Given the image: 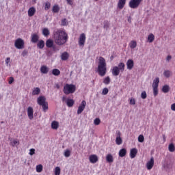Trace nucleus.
I'll return each mask as SVG.
<instances>
[{
    "instance_id": "680f3d73",
    "label": "nucleus",
    "mask_w": 175,
    "mask_h": 175,
    "mask_svg": "<svg viewBox=\"0 0 175 175\" xmlns=\"http://www.w3.org/2000/svg\"><path fill=\"white\" fill-rule=\"evenodd\" d=\"M116 135V137H121V131H117Z\"/></svg>"
},
{
    "instance_id": "f257e3e1",
    "label": "nucleus",
    "mask_w": 175,
    "mask_h": 175,
    "mask_svg": "<svg viewBox=\"0 0 175 175\" xmlns=\"http://www.w3.org/2000/svg\"><path fill=\"white\" fill-rule=\"evenodd\" d=\"M53 38L56 44L58 46H62L68 42L69 37L68 36L66 31H65V29H57L53 31Z\"/></svg>"
},
{
    "instance_id": "4d7b16f0",
    "label": "nucleus",
    "mask_w": 175,
    "mask_h": 175,
    "mask_svg": "<svg viewBox=\"0 0 175 175\" xmlns=\"http://www.w3.org/2000/svg\"><path fill=\"white\" fill-rule=\"evenodd\" d=\"M27 54H28V52L26 50L23 51L22 53L23 57H25V55H27Z\"/></svg>"
},
{
    "instance_id": "603ef678",
    "label": "nucleus",
    "mask_w": 175,
    "mask_h": 175,
    "mask_svg": "<svg viewBox=\"0 0 175 175\" xmlns=\"http://www.w3.org/2000/svg\"><path fill=\"white\" fill-rule=\"evenodd\" d=\"M14 81V78L13 77H10L9 79L8 84H13Z\"/></svg>"
},
{
    "instance_id": "09e8293b",
    "label": "nucleus",
    "mask_w": 175,
    "mask_h": 175,
    "mask_svg": "<svg viewBox=\"0 0 175 175\" xmlns=\"http://www.w3.org/2000/svg\"><path fill=\"white\" fill-rule=\"evenodd\" d=\"M107 94H109V89L107 88H105L103 90L102 95H107Z\"/></svg>"
},
{
    "instance_id": "6ab92c4d",
    "label": "nucleus",
    "mask_w": 175,
    "mask_h": 175,
    "mask_svg": "<svg viewBox=\"0 0 175 175\" xmlns=\"http://www.w3.org/2000/svg\"><path fill=\"white\" fill-rule=\"evenodd\" d=\"M54 45V41L51 39H48L46 41V46L48 49H51L53 47V46Z\"/></svg>"
},
{
    "instance_id": "5fc2aeb1",
    "label": "nucleus",
    "mask_w": 175,
    "mask_h": 175,
    "mask_svg": "<svg viewBox=\"0 0 175 175\" xmlns=\"http://www.w3.org/2000/svg\"><path fill=\"white\" fill-rule=\"evenodd\" d=\"M29 154V155H33V154H35V149H33V148L30 149Z\"/></svg>"
},
{
    "instance_id": "6e6d98bb",
    "label": "nucleus",
    "mask_w": 175,
    "mask_h": 175,
    "mask_svg": "<svg viewBox=\"0 0 175 175\" xmlns=\"http://www.w3.org/2000/svg\"><path fill=\"white\" fill-rule=\"evenodd\" d=\"M10 62V57H7L5 59V65L8 66Z\"/></svg>"
},
{
    "instance_id": "f3484780",
    "label": "nucleus",
    "mask_w": 175,
    "mask_h": 175,
    "mask_svg": "<svg viewBox=\"0 0 175 175\" xmlns=\"http://www.w3.org/2000/svg\"><path fill=\"white\" fill-rule=\"evenodd\" d=\"M120 68L118 66H114L112 69V75L113 76H118L120 75Z\"/></svg>"
},
{
    "instance_id": "4468645a",
    "label": "nucleus",
    "mask_w": 175,
    "mask_h": 175,
    "mask_svg": "<svg viewBox=\"0 0 175 175\" xmlns=\"http://www.w3.org/2000/svg\"><path fill=\"white\" fill-rule=\"evenodd\" d=\"M125 3H126V0H119L118 2V8L120 10L124 9V6H125Z\"/></svg>"
},
{
    "instance_id": "052dcab7",
    "label": "nucleus",
    "mask_w": 175,
    "mask_h": 175,
    "mask_svg": "<svg viewBox=\"0 0 175 175\" xmlns=\"http://www.w3.org/2000/svg\"><path fill=\"white\" fill-rule=\"evenodd\" d=\"M51 49H53V51H57V50L58 51V50H59V49H57V46L55 45H54V44L53 45Z\"/></svg>"
},
{
    "instance_id": "13d9d810",
    "label": "nucleus",
    "mask_w": 175,
    "mask_h": 175,
    "mask_svg": "<svg viewBox=\"0 0 175 175\" xmlns=\"http://www.w3.org/2000/svg\"><path fill=\"white\" fill-rule=\"evenodd\" d=\"M171 110H172V111H175V103H173L171 105Z\"/></svg>"
},
{
    "instance_id": "49530a36",
    "label": "nucleus",
    "mask_w": 175,
    "mask_h": 175,
    "mask_svg": "<svg viewBox=\"0 0 175 175\" xmlns=\"http://www.w3.org/2000/svg\"><path fill=\"white\" fill-rule=\"evenodd\" d=\"M138 142L139 143H143V142H144V136L143 135H140L138 137Z\"/></svg>"
},
{
    "instance_id": "4c0bfd02",
    "label": "nucleus",
    "mask_w": 175,
    "mask_h": 175,
    "mask_svg": "<svg viewBox=\"0 0 175 175\" xmlns=\"http://www.w3.org/2000/svg\"><path fill=\"white\" fill-rule=\"evenodd\" d=\"M136 46H137V43L136 41H131L130 43L131 49H136Z\"/></svg>"
},
{
    "instance_id": "ea45409f",
    "label": "nucleus",
    "mask_w": 175,
    "mask_h": 175,
    "mask_svg": "<svg viewBox=\"0 0 175 175\" xmlns=\"http://www.w3.org/2000/svg\"><path fill=\"white\" fill-rule=\"evenodd\" d=\"M61 25L62 27H66V25H68V21L66 20V18L62 19Z\"/></svg>"
},
{
    "instance_id": "c03bdc74",
    "label": "nucleus",
    "mask_w": 175,
    "mask_h": 175,
    "mask_svg": "<svg viewBox=\"0 0 175 175\" xmlns=\"http://www.w3.org/2000/svg\"><path fill=\"white\" fill-rule=\"evenodd\" d=\"M50 8H51V3H50V2H49V1L46 2L44 10H49V9H50Z\"/></svg>"
},
{
    "instance_id": "c756f323",
    "label": "nucleus",
    "mask_w": 175,
    "mask_h": 175,
    "mask_svg": "<svg viewBox=\"0 0 175 175\" xmlns=\"http://www.w3.org/2000/svg\"><path fill=\"white\" fill-rule=\"evenodd\" d=\"M67 106H68V107H72V106H73V105L75 104V100H73L72 99H67Z\"/></svg>"
},
{
    "instance_id": "c9c22d12",
    "label": "nucleus",
    "mask_w": 175,
    "mask_h": 175,
    "mask_svg": "<svg viewBox=\"0 0 175 175\" xmlns=\"http://www.w3.org/2000/svg\"><path fill=\"white\" fill-rule=\"evenodd\" d=\"M168 150L170 152H174V150H175L174 144H170L168 146Z\"/></svg>"
},
{
    "instance_id": "dca6fc26",
    "label": "nucleus",
    "mask_w": 175,
    "mask_h": 175,
    "mask_svg": "<svg viewBox=\"0 0 175 175\" xmlns=\"http://www.w3.org/2000/svg\"><path fill=\"white\" fill-rule=\"evenodd\" d=\"M36 13V9L34 7H31L28 10L29 17H32Z\"/></svg>"
},
{
    "instance_id": "423d86ee",
    "label": "nucleus",
    "mask_w": 175,
    "mask_h": 175,
    "mask_svg": "<svg viewBox=\"0 0 175 175\" xmlns=\"http://www.w3.org/2000/svg\"><path fill=\"white\" fill-rule=\"evenodd\" d=\"M25 42L23 39L18 38L15 40L14 46L18 50H23L24 49Z\"/></svg>"
},
{
    "instance_id": "20e7f679",
    "label": "nucleus",
    "mask_w": 175,
    "mask_h": 175,
    "mask_svg": "<svg viewBox=\"0 0 175 175\" xmlns=\"http://www.w3.org/2000/svg\"><path fill=\"white\" fill-rule=\"evenodd\" d=\"M76 91V85L73 84H66L64 87V93L66 95H69V94H73Z\"/></svg>"
},
{
    "instance_id": "f8f14e48",
    "label": "nucleus",
    "mask_w": 175,
    "mask_h": 175,
    "mask_svg": "<svg viewBox=\"0 0 175 175\" xmlns=\"http://www.w3.org/2000/svg\"><path fill=\"white\" fill-rule=\"evenodd\" d=\"M137 154V149H136V148L131 149L130 158H131V159H133V158L136 157Z\"/></svg>"
},
{
    "instance_id": "c85d7f7f",
    "label": "nucleus",
    "mask_w": 175,
    "mask_h": 175,
    "mask_svg": "<svg viewBox=\"0 0 175 175\" xmlns=\"http://www.w3.org/2000/svg\"><path fill=\"white\" fill-rule=\"evenodd\" d=\"M158 85H159V77H157L154 79L152 87H158Z\"/></svg>"
},
{
    "instance_id": "e2e57ef3",
    "label": "nucleus",
    "mask_w": 175,
    "mask_h": 175,
    "mask_svg": "<svg viewBox=\"0 0 175 175\" xmlns=\"http://www.w3.org/2000/svg\"><path fill=\"white\" fill-rule=\"evenodd\" d=\"M170 59H172V56L168 55V56L167 57V58H166V61L169 62V61H170Z\"/></svg>"
},
{
    "instance_id": "9d476101",
    "label": "nucleus",
    "mask_w": 175,
    "mask_h": 175,
    "mask_svg": "<svg viewBox=\"0 0 175 175\" xmlns=\"http://www.w3.org/2000/svg\"><path fill=\"white\" fill-rule=\"evenodd\" d=\"M146 167H147L148 170H151V169H152V167H154V157H151L150 160L147 162Z\"/></svg>"
},
{
    "instance_id": "72a5a7b5",
    "label": "nucleus",
    "mask_w": 175,
    "mask_h": 175,
    "mask_svg": "<svg viewBox=\"0 0 175 175\" xmlns=\"http://www.w3.org/2000/svg\"><path fill=\"white\" fill-rule=\"evenodd\" d=\"M106 159H107V161L109 162V163H111L113 161V156L111 154H108L106 157Z\"/></svg>"
},
{
    "instance_id": "2eb2a0df",
    "label": "nucleus",
    "mask_w": 175,
    "mask_h": 175,
    "mask_svg": "<svg viewBox=\"0 0 175 175\" xmlns=\"http://www.w3.org/2000/svg\"><path fill=\"white\" fill-rule=\"evenodd\" d=\"M49 70H50V68H49V67L46 66H42L40 67V72L43 75H47V73H49Z\"/></svg>"
},
{
    "instance_id": "69168bd1",
    "label": "nucleus",
    "mask_w": 175,
    "mask_h": 175,
    "mask_svg": "<svg viewBox=\"0 0 175 175\" xmlns=\"http://www.w3.org/2000/svg\"><path fill=\"white\" fill-rule=\"evenodd\" d=\"M114 58L113 56H111V59H113Z\"/></svg>"
},
{
    "instance_id": "7ed1b4c3",
    "label": "nucleus",
    "mask_w": 175,
    "mask_h": 175,
    "mask_svg": "<svg viewBox=\"0 0 175 175\" xmlns=\"http://www.w3.org/2000/svg\"><path fill=\"white\" fill-rule=\"evenodd\" d=\"M38 104L42 106L43 111L46 112L49 110V103L46 102V97L40 96L37 99Z\"/></svg>"
},
{
    "instance_id": "bf43d9fd",
    "label": "nucleus",
    "mask_w": 175,
    "mask_h": 175,
    "mask_svg": "<svg viewBox=\"0 0 175 175\" xmlns=\"http://www.w3.org/2000/svg\"><path fill=\"white\" fill-rule=\"evenodd\" d=\"M68 5H73V0H66Z\"/></svg>"
},
{
    "instance_id": "864d4df0",
    "label": "nucleus",
    "mask_w": 175,
    "mask_h": 175,
    "mask_svg": "<svg viewBox=\"0 0 175 175\" xmlns=\"http://www.w3.org/2000/svg\"><path fill=\"white\" fill-rule=\"evenodd\" d=\"M130 105H136V100L135 98H131Z\"/></svg>"
},
{
    "instance_id": "58836bf2",
    "label": "nucleus",
    "mask_w": 175,
    "mask_h": 175,
    "mask_svg": "<svg viewBox=\"0 0 175 175\" xmlns=\"http://www.w3.org/2000/svg\"><path fill=\"white\" fill-rule=\"evenodd\" d=\"M10 142H11V145L12 146V147H16V146L18 145V142L17 139H14L12 141L11 139Z\"/></svg>"
},
{
    "instance_id": "bb28decb",
    "label": "nucleus",
    "mask_w": 175,
    "mask_h": 175,
    "mask_svg": "<svg viewBox=\"0 0 175 175\" xmlns=\"http://www.w3.org/2000/svg\"><path fill=\"white\" fill-rule=\"evenodd\" d=\"M52 75H53V76H59L61 75V71L57 68L53 69Z\"/></svg>"
},
{
    "instance_id": "5701e85b",
    "label": "nucleus",
    "mask_w": 175,
    "mask_h": 175,
    "mask_svg": "<svg viewBox=\"0 0 175 175\" xmlns=\"http://www.w3.org/2000/svg\"><path fill=\"white\" fill-rule=\"evenodd\" d=\"M163 75L165 76V77H167V79H169V77H170V76L173 75V72H172V71L167 70H165L163 72Z\"/></svg>"
},
{
    "instance_id": "f03ea898",
    "label": "nucleus",
    "mask_w": 175,
    "mask_h": 175,
    "mask_svg": "<svg viewBox=\"0 0 175 175\" xmlns=\"http://www.w3.org/2000/svg\"><path fill=\"white\" fill-rule=\"evenodd\" d=\"M107 71V68L106 64V60L105 59V58L100 57L98 59V66L97 68V72L99 76L103 77V76H105Z\"/></svg>"
},
{
    "instance_id": "2f4dec72",
    "label": "nucleus",
    "mask_w": 175,
    "mask_h": 175,
    "mask_svg": "<svg viewBox=\"0 0 175 175\" xmlns=\"http://www.w3.org/2000/svg\"><path fill=\"white\" fill-rule=\"evenodd\" d=\"M40 94V88H36L32 92V95H39Z\"/></svg>"
},
{
    "instance_id": "f704fd0d",
    "label": "nucleus",
    "mask_w": 175,
    "mask_h": 175,
    "mask_svg": "<svg viewBox=\"0 0 175 175\" xmlns=\"http://www.w3.org/2000/svg\"><path fill=\"white\" fill-rule=\"evenodd\" d=\"M52 12H53V13H58L59 12V6L53 5Z\"/></svg>"
},
{
    "instance_id": "b1692460",
    "label": "nucleus",
    "mask_w": 175,
    "mask_h": 175,
    "mask_svg": "<svg viewBox=\"0 0 175 175\" xmlns=\"http://www.w3.org/2000/svg\"><path fill=\"white\" fill-rule=\"evenodd\" d=\"M118 68L119 70H120V72H124V70H125V64H124L123 62H120L118 64Z\"/></svg>"
},
{
    "instance_id": "412c9836",
    "label": "nucleus",
    "mask_w": 175,
    "mask_h": 175,
    "mask_svg": "<svg viewBox=\"0 0 175 175\" xmlns=\"http://www.w3.org/2000/svg\"><path fill=\"white\" fill-rule=\"evenodd\" d=\"M162 91L163 92H164V94H167V92L170 91V87L169 86V85H165L164 86H163Z\"/></svg>"
},
{
    "instance_id": "de8ad7c7",
    "label": "nucleus",
    "mask_w": 175,
    "mask_h": 175,
    "mask_svg": "<svg viewBox=\"0 0 175 175\" xmlns=\"http://www.w3.org/2000/svg\"><path fill=\"white\" fill-rule=\"evenodd\" d=\"M153 88V94L154 96H157L158 95V87H152Z\"/></svg>"
},
{
    "instance_id": "cd10ccee",
    "label": "nucleus",
    "mask_w": 175,
    "mask_h": 175,
    "mask_svg": "<svg viewBox=\"0 0 175 175\" xmlns=\"http://www.w3.org/2000/svg\"><path fill=\"white\" fill-rule=\"evenodd\" d=\"M59 126V124H58V122L57 121H53L51 123V128L52 129H58V126Z\"/></svg>"
},
{
    "instance_id": "ddd939ff",
    "label": "nucleus",
    "mask_w": 175,
    "mask_h": 175,
    "mask_svg": "<svg viewBox=\"0 0 175 175\" xmlns=\"http://www.w3.org/2000/svg\"><path fill=\"white\" fill-rule=\"evenodd\" d=\"M89 161L91 163H96L98 161V156L96 154H92L89 157Z\"/></svg>"
},
{
    "instance_id": "a19ab883",
    "label": "nucleus",
    "mask_w": 175,
    "mask_h": 175,
    "mask_svg": "<svg viewBox=\"0 0 175 175\" xmlns=\"http://www.w3.org/2000/svg\"><path fill=\"white\" fill-rule=\"evenodd\" d=\"M61 174V168L59 167H56L55 168V175H60Z\"/></svg>"
},
{
    "instance_id": "1a4fd4ad",
    "label": "nucleus",
    "mask_w": 175,
    "mask_h": 175,
    "mask_svg": "<svg viewBox=\"0 0 175 175\" xmlns=\"http://www.w3.org/2000/svg\"><path fill=\"white\" fill-rule=\"evenodd\" d=\"M126 66H127V69H129V70H132V69H133V66H135V62L129 59L126 64Z\"/></svg>"
},
{
    "instance_id": "7c9ffc66",
    "label": "nucleus",
    "mask_w": 175,
    "mask_h": 175,
    "mask_svg": "<svg viewBox=\"0 0 175 175\" xmlns=\"http://www.w3.org/2000/svg\"><path fill=\"white\" fill-rule=\"evenodd\" d=\"M154 39H155V36L152 33H150L148 37L149 43H152L154 42Z\"/></svg>"
},
{
    "instance_id": "338daca9",
    "label": "nucleus",
    "mask_w": 175,
    "mask_h": 175,
    "mask_svg": "<svg viewBox=\"0 0 175 175\" xmlns=\"http://www.w3.org/2000/svg\"><path fill=\"white\" fill-rule=\"evenodd\" d=\"M57 88H59V85H56Z\"/></svg>"
},
{
    "instance_id": "3c124183",
    "label": "nucleus",
    "mask_w": 175,
    "mask_h": 175,
    "mask_svg": "<svg viewBox=\"0 0 175 175\" xmlns=\"http://www.w3.org/2000/svg\"><path fill=\"white\" fill-rule=\"evenodd\" d=\"M141 98L142 99H146L147 98V93L146 92V91H144V92H142Z\"/></svg>"
},
{
    "instance_id": "79ce46f5",
    "label": "nucleus",
    "mask_w": 175,
    "mask_h": 175,
    "mask_svg": "<svg viewBox=\"0 0 175 175\" xmlns=\"http://www.w3.org/2000/svg\"><path fill=\"white\" fill-rule=\"evenodd\" d=\"M104 84L108 85L110 84V77H107L104 79Z\"/></svg>"
},
{
    "instance_id": "a18cd8bd",
    "label": "nucleus",
    "mask_w": 175,
    "mask_h": 175,
    "mask_svg": "<svg viewBox=\"0 0 175 175\" xmlns=\"http://www.w3.org/2000/svg\"><path fill=\"white\" fill-rule=\"evenodd\" d=\"M64 157H66V158H69L70 157V150H66L64 152Z\"/></svg>"
},
{
    "instance_id": "6e6552de",
    "label": "nucleus",
    "mask_w": 175,
    "mask_h": 175,
    "mask_svg": "<svg viewBox=\"0 0 175 175\" xmlns=\"http://www.w3.org/2000/svg\"><path fill=\"white\" fill-rule=\"evenodd\" d=\"M86 105H87V103L85 102V100H82L81 105L78 107L77 114H81L83 111H84Z\"/></svg>"
},
{
    "instance_id": "aec40b11",
    "label": "nucleus",
    "mask_w": 175,
    "mask_h": 175,
    "mask_svg": "<svg viewBox=\"0 0 175 175\" xmlns=\"http://www.w3.org/2000/svg\"><path fill=\"white\" fill-rule=\"evenodd\" d=\"M125 155H126V149L125 148L120 149L119 151V157H120V158H124Z\"/></svg>"
},
{
    "instance_id": "4be33fe9",
    "label": "nucleus",
    "mask_w": 175,
    "mask_h": 175,
    "mask_svg": "<svg viewBox=\"0 0 175 175\" xmlns=\"http://www.w3.org/2000/svg\"><path fill=\"white\" fill-rule=\"evenodd\" d=\"M61 58L62 61H66V59L69 58V54L68 53V52L63 53L61 55Z\"/></svg>"
},
{
    "instance_id": "a878e982",
    "label": "nucleus",
    "mask_w": 175,
    "mask_h": 175,
    "mask_svg": "<svg viewBox=\"0 0 175 175\" xmlns=\"http://www.w3.org/2000/svg\"><path fill=\"white\" fill-rule=\"evenodd\" d=\"M42 35H44L45 37L49 36V35H50V30H49L48 28H44L42 29Z\"/></svg>"
},
{
    "instance_id": "9b49d317",
    "label": "nucleus",
    "mask_w": 175,
    "mask_h": 175,
    "mask_svg": "<svg viewBox=\"0 0 175 175\" xmlns=\"http://www.w3.org/2000/svg\"><path fill=\"white\" fill-rule=\"evenodd\" d=\"M27 116L29 120L33 119V108H32V107H29L27 108Z\"/></svg>"
},
{
    "instance_id": "39448f33",
    "label": "nucleus",
    "mask_w": 175,
    "mask_h": 175,
    "mask_svg": "<svg viewBox=\"0 0 175 175\" xmlns=\"http://www.w3.org/2000/svg\"><path fill=\"white\" fill-rule=\"evenodd\" d=\"M142 1L143 0H131L129 3V6L131 9H137Z\"/></svg>"
},
{
    "instance_id": "8fccbe9b",
    "label": "nucleus",
    "mask_w": 175,
    "mask_h": 175,
    "mask_svg": "<svg viewBox=\"0 0 175 175\" xmlns=\"http://www.w3.org/2000/svg\"><path fill=\"white\" fill-rule=\"evenodd\" d=\"M94 125H99V124H100V119H99V118H96L94 120Z\"/></svg>"
},
{
    "instance_id": "473e14b6",
    "label": "nucleus",
    "mask_w": 175,
    "mask_h": 175,
    "mask_svg": "<svg viewBox=\"0 0 175 175\" xmlns=\"http://www.w3.org/2000/svg\"><path fill=\"white\" fill-rule=\"evenodd\" d=\"M116 143L118 146L122 144V138L121 137H116Z\"/></svg>"
},
{
    "instance_id": "0eeeda50",
    "label": "nucleus",
    "mask_w": 175,
    "mask_h": 175,
    "mask_svg": "<svg viewBox=\"0 0 175 175\" xmlns=\"http://www.w3.org/2000/svg\"><path fill=\"white\" fill-rule=\"evenodd\" d=\"M85 39H87V38L85 37V33H81L79 36L78 41L79 46L80 47H84V44H85Z\"/></svg>"
},
{
    "instance_id": "0e129e2a",
    "label": "nucleus",
    "mask_w": 175,
    "mask_h": 175,
    "mask_svg": "<svg viewBox=\"0 0 175 175\" xmlns=\"http://www.w3.org/2000/svg\"><path fill=\"white\" fill-rule=\"evenodd\" d=\"M128 22H129V23H131V18H129V19H128Z\"/></svg>"
},
{
    "instance_id": "37998d69",
    "label": "nucleus",
    "mask_w": 175,
    "mask_h": 175,
    "mask_svg": "<svg viewBox=\"0 0 175 175\" xmlns=\"http://www.w3.org/2000/svg\"><path fill=\"white\" fill-rule=\"evenodd\" d=\"M103 24H104L103 27L105 28V29H108L109 27L110 26V23H109V21H105Z\"/></svg>"
},
{
    "instance_id": "393cba45",
    "label": "nucleus",
    "mask_w": 175,
    "mask_h": 175,
    "mask_svg": "<svg viewBox=\"0 0 175 175\" xmlns=\"http://www.w3.org/2000/svg\"><path fill=\"white\" fill-rule=\"evenodd\" d=\"M37 47L40 49H43L44 47V41L43 40H40L37 44Z\"/></svg>"
},
{
    "instance_id": "a211bd4d",
    "label": "nucleus",
    "mask_w": 175,
    "mask_h": 175,
    "mask_svg": "<svg viewBox=\"0 0 175 175\" xmlns=\"http://www.w3.org/2000/svg\"><path fill=\"white\" fill-rule=\"evenodd\" d=\"M31 42L32 43H38L39 42V36L38 34H32Z\"/></svg>"
},
{
    "instance_id": "774afa93",
    "label": "nucleus",
    "mask_w": 175,
    "mask_h": 175,
    "mask_svg": "<svg viewBox=\"0 0 175 175\" xmlns=\"http://www.w3.org/2000/svg\"><path fill=\"white\" fill-rule=\"evenodd\" d=\"M63 100H65V97H63Z\"/></svg>"
},
{
    "instance_id": "e433bc0d",
    "label": "nucleus",
    "mask_w": 175,
    "mask_h": 175,
    "mask_svg": "<svg viewBox=\"0 0 175 175\" xmlns=\"http://www.w3.org/2000/svg\"><path fill=\"white\" fill-rule=\"evenodd\" d=\"M42 170H43V165H42V164L38 165L36 166V172L40 173Z\"/></svg>"
}]
</instances>
